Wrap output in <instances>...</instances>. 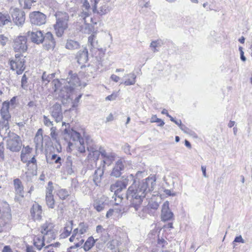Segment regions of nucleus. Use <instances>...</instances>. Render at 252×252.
I'll use <instances>...</instances> for the list:
<instances>
[{
	"mask_svg": "<svg viewBox=\"0 0 252 252\" xmlns=\"http://www.w3.org/2000/svg\"><path fill=\"white\" fill-rule=\"evenodd\" d=\"M131 184L128 188L126 197L129 203V207L134 208L137 211L140 208L144 198L150 197L149 194L154 189L156 185L155 177H148L137 183L136 179L132 174L123 176L111 185L110 189L114 191V194L121 199L123 198L120 192L126 189L127 186Z\"/></svg>",
	"mask_w": 252,
	"mask_h": 252,
	"instance_id": "f257e3e1",
	"label": "nucleus"
},
{
	"mask_svg": "<svg viewBox=\"0 0 252 252\" xmlns=\"http://www.w3.org/2000/svg\"><path fill=\"white\" fill-rule=\"evenodd\" d=\"M56 23L54 25L56 34L58 37H61L64 31L68 28L69 16L65 12H59L56 14Z\"/></svg>",
	"mask_w": 252,
	"mask_h": 252,
	"instance_id": "f03ea898",
	"label": "nucleus"
},
{
	"mask_svg": "<svg viewBox=\"0 0 252 252\" xmlns=\"http://www.w3.org/2000/svg\"><path fill=\"white\" fill-rule=\"evenodd\" d=\"M25 58L23 54L17 53L14 58L9 61L11 69L15 70L18 75L21 74L25 69Z\"/></svg>",
	"mask_w": 252,
	"mask_h": 252,
	"instance_id": "7ed1b4c3",
	"label": "nucleus"
},
{
	"mask_svg": "<svg viewBox=\"0 0 252 252\" xmlns=\"http://www.w3.org/2000/svg\"><path fill=\"white\" fill-rule=\"evenodd\" d=\"M12 47L15 52L23 54L28 49L27 37L19 35L15 37L13 40Z\"/></svg>",
	"mask_w": 252,
	"mask_h": 252,
	"instance_id": "20e7f679",
	"label": "nucleus"
},
{
	"mask_svg": "<svg viewBox=\"0 0 252 252\" xmlns=\"http://www.w3.org/2000/svg\"><path fill=\"white\" fill-rule=\"evenodd\" d=\"M9 138L7 140L6 148L13 152H19L22 145V141L19 135L12 132L9 135Z\"/></svg>",
	"mask_w": 252,
	"mask_h": 252,
	"instance_id": "39448f33",
	"label": "nucleus"
},
{
	"mask_svg": "<svg viewBox=\"0 0 252 252\" xmlns=\"http://www.w3.org/2000/svg\"><path fill=\"white\" fill-rule=\"evenodd\" d=\"M52 83L54 86L53 89L55 92H57L58 90H60L59 96L63 98V103H65L69 102L70 101H72V99L70 97L69 90L66 89V86H64V89L66 90V91L64 92L63 90V88H61V83L58 79L54 80L52 82Z\"/></svg>",
	"mask_w": 252,
	"mask_h": 252,
	"instance_id": "423d86ee",
	"label": "nucleus"
},
{
	"mask_svg": "<svg viewBox=\"0 0 252 252\" xmlns=\"http://www.w3.org/2000/svg\"><path fill=\"white\" fill-rule=\"evenodd\" d=\"M68 76L66 79L67 85H66L67 90L69 92L72 91L75 87L79 86L80 84L79 78L76 73H73L72 70L69 71Z\"/></svg>",
	"mask_w": 252,
	"mask_h": 252,
	"instance_id": "0eeeda50",
	"label": "nucleus"
},
{
	"mask_svg": "<svg viewBox=\"0 0 252 252\" xmlns=\"http://www.w3.org/2000/svg\"><path fill=\"white\" fill-rule=\"evenodd\" d=\"M30 18L32 24L40 26L45 23L46 16L39 11H34L30 14Z\"/></svg>",
	"mask_w": 252,
	"mask_h": 252,
	"instance_id": "6e6552de",
	"label": "nucleus"
},
{
	"mask_svg": "<svg viewBox=\"0 0 252 252\" xmlns=\"http://www.w3.org/2000/svg\"><path fill=\"white\" fill-rule=\"evenodd\" d=\"M13 20L17 26H22L25 21V13L22 10L15 8L11 12Z\"/></svg>",
	"mask_w": 252,
	"mask_h": 252,
	"instance_id": "1a4fd4ad",
	"label": "nucleus"
},
{
	"mask_svg": "<svg viewBox=\"0 0 252 252\" xmlns=\"http://www.w3.org/2000/svg\"><path fill=\"white\" fill-rule=\"evenodd\" d=\"M44 48L46 50L53 49L56 46V41L51 32H47L42 38V43Z\"/></svg>",
	"mask_w": 252,
	"mask_h": 252,
	"instance_id": "9d476101",
	"label": "nucleus"
},
{
	"mask_svg": "<svg viewBox=\"0 0 252 252\" xmlns=\"http://www.w3.org/2000/svg\"><path fill=\"white\" fill-rule=\"evenodd\" d=\"M50 113L57 123L61 122L63 118L62 106L58 103L54 104L51 108Z\"/></svg>",
	"mask_w": 252,
	"mask_h": 252,
	"instance_id": "9b49d317",
	"label": "nucleus"
},
{
	"mask_svg": "<svg viewBox=\"0 0 252 252\" xmlns=\"http://www.w3.org/2000/svg\"><path fill=\"white\" fill-rule=\"evenodd\" d=\"M174 218V214L169 208V202L166 201L162 206L161 212V219L163 221L172 220Z\"/></svg>",
	"mask_w": 252,
	"mask_h": 252,
	"instance_id": "f8f14e48",
	"label": "nucleus"
},
{
	"mask_svg": "<svg viewBox=\"0 0 252 252\" xmlns=\"http://www.w3.org/2000/svg\"><path fill=\"white\" fill-rule=\"evenodd\" d=\"M27 165L29 167L28 170H30V168L32 169V171H30L25 173L27 181H30L31 180V176H33L36 174V159L34 157H33L30 160L28 161Z\"/></svg>",
	"mask_w": 252,
	"mask_h": 252,
	"instance_id": "ddd939ff",
	"label": "nucleus"
},
{
	"mask_svg": "<svg viewBox=\"0 0 252 252\" xmlns=\"http://www.w3.org/2000/svg\"><path fill=\"white\" fill-rule=\"evenodd\" d=\"M30 212L32 218L34 220H40L42 219V207L38 203H35L32 205Z\"/></svg>",
	"mask_w": 252,
	"mask_h": 252,
	"instance_id": "4468645a",
	"label": "nucleus"
},
{
	"mask_svg": "<svg viewBox=\"0 0 252 252\" xmlns=\"http://www.w3.org/2000/svg\"><path fill=\"white\" fill-rule=\"evenodd\" d=\"M125 167V162L119 160L114 166L111 175L116 178L119 177L122 174V172L124 170Z\"/></svg>",
	"mask_w": 252,
	"mask_h": 252,
	"instance_id": "2eb2a0df",
	"label": "nucleus"
},
{
	"mask_svg": "<svg viewBox=\"0 0 252 252\" xmlns=\"http://www.w3.org/2000/svg\"><path fill=\"white\" fill-rule=\"evenodd\" d=\"M27 34L32 42L39 44L42 43L43 33L41 31L28 32Z\"/></svg>",
	"mask_w": 252,
	"mask_h": 252,
	"instance_id": "dca6fc26",
	"label": "nucleus"
},
{
	"mask_svg": "<svg viewBox=\"0 0 252 252\" xmlns=\"http://www.w3.org/2000/svg\"><path fill=\"white\" fill-rule=\"evenodd\" d=\"M108 204V201L107 198L103 196L96 199L94 203L93 206L97 212L102 211Z\"/></svg>",
	"mask_w": 252,
	"mask_h": 252,
	"instance_id": "f3484780",
	"label": "nucleus"
},
{
	"mask_svg": "<svg viewBox=\"0 0 252 252\" xmlns=\"http://www.w3.org/2000/svg\"><path fill=\"white\" fill-rule=\"evenodd\" d=\"M72 162V158L71 156H68L63 167L65 174L72 175L74 173V170L73 167Z\"/></svg>",
	"mask_w": 252,
	"mask_h": 252,
	"instance_id": "a211bd4d",
	"label": "nucleus"
},
{
	"mask_svg": "<svg viewBox=\"0 0 252 252\" xmlns=\"http://www.w3.org/2000/svg\"><path fill=\"white\" fill-rule=\"evenodd\" d=\"M76 58L79 64H83L85 63L88 60L87 49L85 48L83 50H79L77 53Z\"/></svg>",
	"mask_w": 252,
	"mask_h": 252,
	"instance_id": "6ab92c4d",
	"label": "nucleus"
},
{
	"mask_svg": "<svg viewBox=\"0 0 252 252\" xmlns=\"http://www.w3.org/2000/svg\"><path fill=\"white\" fill-rule=\"evenodd\" d=\"M9 102L8 101H4L1 106L0 110V115L1 118L4 119H11V116L9 111Z\"/></svg>",
	"mask_w": 252,
	"mask_h": 252,
	"instance_id": "aec40b11",
	"label": "nucleus"
},
{
	"mask_svg": "<svg viewBox=\"0 0 252 252\" xmlns=\"http://www.w3.org/2000/svg\"><path fill=\"white\" fill-rule=\"evenodd\" d=\"M103 166L102 168L98 167L94 171L93 175V180L96 186H98V184L101 182L103 173H104V169Z\"/></svg>",
	"mask_w": 252,
	"mask_h": 252,
	"instance_id": "412c9836",
	"label": "nucleus"
},
{
	"mask_svg": "<svg viewBox=\"0 0 252 252\" xmlns=\"http://www.w3.org/2000/svg\"><path fill=\"white\" fill-rule=\"evenodd\" d=\"M88 46L90 48V51L93 49H97L98 50H102V48H99L98 45L97 40H96V36L94 34H92L88 37Z\"/></svg>",
	"mask_w": 252,
	"mask_h": 252,
	"instance_id": "4be33fe9",
	"label": "nucleus"
},
{
	"mask_svg": "<svg viewBox=\"0 0 252 252\" xmlns=\"http://www.w3.org/2000/svg\"><path fill=\"white\" fill-rule=\"evenodd\" d=\"M11 218V215L9 212L3 213L2 216L0 217V232L2 231V227L8 223Z\"/></svg>",
	"mask_w": 252,
	"mask_h": 252,
	"instance_id": "5701e85b",
	"label": "nucleus"
},
{
	"mask_svg": "<svg viewBox=\"0 0 252 252\" xmlns=\"http://www.w3.org/2000/svg\"><path fill=\"white\" fill-rule=\"evenodd\" d=\"M73 220L69 221L66 223L63 231L60 235L61 238H65L70 235L73 228Z\"/></svg>",
	"mask_w": 252,
	"mask_h": 252,
	"instance_id": "b1692460",
	"label": "nucleus"
},
{
	"mask_svg": "<svg viewBox=\"0 0 252 252\" xmlns=\"http://www.w3.org/2000/svg\"><path fill=\"white\" fill-rule=\"evenodd\" d=\"M15 191L17 194L21 197L24 196V188L22 182L18 178H16L13 181Z\"/></svg>",
	"mask_w": 252,
	"mask_h": 252,
	"instance_id": "393cba45",
	"label": "nucleus"
},
{
	"mask_svg": "<svg viewBox=\"0 0 252 252\" xmlns=\"http://www.w3.org/2000/svg\"><path fill=\"white\" fill-rule=\"evenodd\" d=\"M100 153L102 157L103 162V167L105 164L109 165L110 164L112 161L113 160V157L110 154H107L104 150L102 148L99 149Z\"/></svg>",
	"mask_w": 252,
	"mask_h": 252,
	"instance_id": "a878e982",
	"label": "nucleus"
},
{
	"mask_svg": "<svg viewBox=\"0 0 252 252\" xmlns=\"http://www.w3.org/2000/svg\"><path fill=\"white\" fill-rule=\"evenodd\" d=\"M138 4L141 8L140 10L141 13L145 14L148 12L146 9H151V5L149 0H138Z\"/></svg>",
	"mask_w": 252,
	"mask_h": 252,
	"instance_id": "bb28decb",
	"label": "nucleus"
},
{
	"mask_svg": "<svg viewBox=\"0 0 252 252\" xmlns=\"http://www.w3.org/2000/svg\"><path fill=\"white\" fill-rule=\"evenodd\" d=\"M54 225L52 223L46 221L41 226V232L43 235L46 234H50L52 231L54 230Z\"/></svg>",
	"mask_w": 252,
	"mask_h": 252,
	"instance_id": "cd10ccee",
	"label": "nucleus"
},
{
	"mask_svg": "<svg viewBox=\"0 0 252 252\" xmlns=\"http://www.w3.org/2000/svg\"><path fill=\"white\" fill-rule=\"evenodd\" d=\"M159 207L158 203L156 201H153L152 200L149 201L147 206L145 207L144 210L145 212L151 214L152 213V210L156 211Z\"/></svg>",
	"mask_w": 252,
	"mask_h": 252,
	"instance_id": "c85d7f7f",
	"label": "nucleus"
},
{
	"mask_svg": "<svg viewBox=\"0 0 252 252\" xmlns=\"http://www.w3.org/2000/svg\"><path fill=\"white\" fill-rule=\"evenodd\" d=\"M96 231L98 233L101 234L100 239L104 243H105L108 239L109 235L107 231L104 229L101 225H98L96 227Z\"/></svg>",
	"mask_w": 252,
	"mask_h": 252,
	"instance_id": "c756f323",
	"label": "nucleus"
},
{
	"mask_svg": "<svg viewBox=\"0 0 252 252\" xmlns=\"http://www.w3.org/2000/svg\"><path fill=\"white\" fill-rule=\"evenodd\" d=\"M10 119H4L1 118L0 120V134L1 132L6 133L9 130V122Z\"/></svg>",
	"mask_w": 252,
	"mask_h": 252,
	"instance_id": "7c9ffc66",
	"label": "nucleus"
},
{
	"mask_svg": "<svg viewBox=\"0 0 252 252\" xmlns=\"http://www.w3.org/2000/svg\"><path fill=\"white\" fill-rule=\"evenodd\" d=\"M34 142L36 145V147H39L40 145H42L43 144V135H42V129L39 128L34 138Z\"/></svg>",
	"mask_w": 252,
	"mask_h": 252,
	"instance_id": "2f4dec72",
	"label": "nucleus"
},
{
	"mask_svg": "<svg viewBox=\"0 0 252 252\" xmlns=\"http://www.w3.org/2000/svg\"><path fill=\"white\" fill-rule=\"evenodd\" d=\"M46 241L44 238V236L41 237H36L33 240V244L36 248L40 250L45 245L44 241Z\"/></svg>",
	"mask_w": 252,
	"mask_h": 252,
	"instance_id": "473e14b6",
	"label": "nucleus"
},
{
	"mask_svg": "<svg viewBox=\"0 0 252 252\" xmlns=\"http://www.w3.org/2000/svg\"><path fill=\"white\" fill-rule=\"evenodd\" d=\"M80 47V44L78 42L69 39L67 40L65 44V48L69 50H75Z\"/></svg>",
	"mask_w": 252,
	"mask_h": 252,
	"instance_id": "72a5a7b5",
	"label": "nucleus"
},
{
	"mask_svg": "<svg viewBox=\"0 0 252 252\" xmlns=\"http://www.w3.org/2000/svg\"><path fill=\"white\" fill-rule=\"evenodd\" d=\"M95 241L92 236L89 237L83 246L85 251H89L94 245Z\"/></svg>",
	"mask_w": 252,
	"mask_h": 252,
	"instance_id": "f704fd0d",
	"label": "nucleus"
},
{
	"mask_svg": "<svg viewBox=\"0 0 252 252\" xmlns=\"http://www.w3.org/2000/svg\"><path fill=\"white\" fill-rule=\"evenodd\" d=\"M125 76H127L129 77V78L126 79L124 83L126 86L132 85L135 83L136 76L134 73H131L126 75Z\"/></svg>",
	"mask_w": 252,
	"mask_h": 252,
	"instance_id": "c9c22d12",
	"label": "nucleus"
},
{
	"mask_svg": "<svg viewBox=\"0 0 252 252\" xmlns=\"http://www.w3.org/2000/svg\"><path fill=\"white\" fill-rule=\"evenodd\" d=\"M87 149L90 153H92V157L94 160H98L100 154V150L98 151L96 148H94L91 146L87 147Z\"/></svg>",
	"mask_w": 252,
	"mask_h": 252,
	"instance_id": "e433bc0d",
	"label": "nucleus"
},
{
	"mask_svg": "<svg viewBox=\"0 0 252 252\" xmlns=\"http://www.w3.org/2000/svg\"><path fill=\"white\" fill-rule=\"evenodd\" d=\"M163 44V42L161 39L152 41L150 44V47L153 48V51L156 52L158 51L157 47H161Z\"/></svg>",
	"mask_w": 252,
	"mask_h": 252,
	"instance_id": "4c0bfd02",
	"label": "nucleus"
},
{
	"mask_svg": "<svg viewBox=\"0 0 252 252\" xmlns=\"http://www.w3.org/2000/svg\"><path fill=\"white\" fill-rule=\"evenodd\" d=\"M71 137L73 140L78 141L79 143H83V139L81 138L80 134L76 131L72 130L71 133Z\"/></svg>",
	"mask_w": 252,
	"mask_h": 252,
	"instance_id": "58836bf2",
	"label": "nucleus"
},
{
	"mask_svg": "<svg viewBox=\"0 0 252 252\" xmlns=\"http://www.w3.org/2000/svg\"><path fill=\"white\" fill-rule=\"evenodd\" d=\"M69 195L70 193L66 189H61L58 192V195L62 200L65 199Z\"/></svg>",
	"mask_w": 252,
	"mask_h": 252,
	"instance_id": "ea45409f",
	"label": "nucleus"
},
{
	"mask_svg": "<svg viewBox=\"0 0 252 252\" xmlns=\"http://www.w3.org/2000/svg\"><path fill=\"white\" fill-rule=\"evenodd\" d=\"M19 1L24 9L31 8L32 3L34 2L33 0H19Z\"/></svg>",
	"mask_w": 252,
	"mask_h": 252,
	"instance_id": "a19ab883",
	"label": "nucleus"
},
{
	"mask_svg": "<svg viewBox=\"0 0 252 252\" xmlns=\"http://www.w3.org/2000/svg\"><path fill=\"white\" fill-rule=\"evenodd\" d=\"M88 224L86 223H85L84 222H80L79 224L78 228L79 229V233L81 234H83L85 233H86L88 230Z\"/></svg>",
	"mask_w": 252,
	"mask_h": 252,
	"instance_id": "79ce46f5",
	"label": "nucleus"
},
{
	"mask_svg": "<svg viewBox=\"0 0 252 252\" xmlns=\"http://www.w3.org/2000/svg\"><path fill=\"white\" fill-rule=\"evenodd\" d=\"M46 201L47 206L50 208H54L55 201L53 195H46Z\"/></svg>",
	"mask_w": 252,
	"mask_h": 252,
	"instance_id": "37998d69",
	"label": "nucleus"
},
{
	"mask_svg": "<svg viewBox=\"0 0 252 252\" xmlns=\"http://www.w3.org/2000/svg\"><path fill=\"white\" fill-rule=\"evenodd\" d=\"M54 76L53 74H47L45 72H43L42 75V80L45 84H47Z\"/></svg>",
	"mask_w": 252,
	"mask_h": 252,
	"instance_id": "c03bdc74",
	"label": "nucleus"
},
{
	"mask_svg": "<svg viewBox=\"0 0 252 252\" xmlns=\"http://www.w3.org/2000/svg\"><path fill=\"white\" fill-rule=\"evenodd\" d=\"M44 236V238L46 241L47 243H50L53 240H54L56 237V234L54 230L51 232V234H46Z\"/></svg>",
	"mask_w": 252,
	"mask_h": 252,
	"instance_id": "a18cd8bd",
	"label": "nucleus"
},
{
	"mask_svg": "<svg viewBox=\"0 0 252 252\" xmlns=\"http://www.w3.org/2000/svg\"><path fill=\"white\" fill-rule=\"evenodd\" d=\"M109 11L108 6L107 5H104L99 8L97 11V13L101 16L107 14Z\"/></svg>",
	"mask_w": 252,
	"mask_h": 252,
	"instance_id": "49530a36",
	"label": "nucleus"
},
{
	"mask_svg": "<svg viewBox=\"0 0 252 252\" xmlns=\"http://www.w3.org/2000/svg\"><path fill=\"white\" fill-rule=\"evenodd\" d=\"M151 122L157 123H158V126H162L165 124L163 120L157 118L156 115H154L152 117L151 119Z\"/></svg>",
	"mask_w": 252,
	"mask_h": 252,
	"instance_id": "de8ad7c7",
	"label": "nucleus"
},
{
	"mask_svg": "<svg viewBox=\"0 0 252 252\" xmlns=\"http://www.w3.org/2000/svg\"><path fill=\"white\" fill-rule=\"evenodd\" d=\"M10 17L8 15H4L0 13V21L4 25L9 22Z\"/></svg>",
	"mask_w": 252,
	"mask_h": 252,
	"instance_id": "09e8293b",
	"label": "nucleus"
},
{
	"mask_svg": "<svg viewBox=\"0 0 252 252\" xmlns=\"http://www.w3.org/2000/svg\"><path fill=\"white\" fill-rule=\"evenodd\" d=\"M118 245V241L116 240H113L109 242L107 244V248L110 250H115Z\"/></svg>",
	"mask_w": 252,
	"mask_h": 252,
	"instance_id": "8fccbe9b",
	"label": "nucleus"
},
{
	"mask_svg": "<svg viewBox=\"0 0 252 252\" xmlns=\"http://www.w3.org/2000/svg\"><path fill=\"white\" fill-rule=\"evenodd\" d=\"M180 128L185 133L189 134L191 135L195 134V133L187 127L185 125H182Z\"/></svg>",
	"mask_w": 252,
	"mask_h": 252,
	"instance_id": "3c124183",
	"label": "nucleus"
},
{
	"mask_svg": "<svg viewBox=\"0 0 252 252\" xmlns=\"http://www.w3.org/2000/svg\"><path fill=\"white\" fill-rule=\"evenodd\" d=\"M28 78L27 77V76L26 75V74H24L22 77V79H21V87L25 89L28 85H27V83H28Z\"/></svg>",
	"mask_w": 252,
	"mask_h": 252,
	"instance_id": "603ef678",
	"label": "nucleus"
},
{
	"mask_svg": "<svg viewBox=\"0 0 252 252\" xmlns=\"http://www.w3.org/2000/svg\"><path fill=\"white\" fill-rule=\"evenodd\" d=\"M56 130H57L56 127H54V126H52L50 129V131H51L50 135H51L52 138L53 140H55L56 141H57V135H58V134L56 132Z\"/></svg>",
	"mask_w": 252,
	"mask_h": 252,
	"instance_id": "864d4df0",
	"label": "nucleus"
},
{
	"mask_svg": "<svg viewBox=\"0 0 252 252\" xmlns=\"http://www.w3.org/2000/svg\"><path fill=\"white\" fill-rule=\"evenodd\" d=\"M43 118L44 124L46 126H50L53 125V122L51 121L47 116L44 115Z\"/></svg>",
	"mask_w": 252,
	"mask_h": 252,
	"instance_id": "5fc2aeb1",
	"label": "nucleus"
},
{
	"mask_svg": "<svg viewBox=\"0 0 252 252\" xmlns=\"http://www.w3.org/2000/svg\"><path fill=\"white\" fill-rule=\"evenodd\" d=\"M8 40V37H6L3 34L0 35V44L2 46H4L6 45V43L7 42Z\"/></svg>",
	"mask_w": 252,
	"mask_h": 252,
	"instance_id": "6e6d98bb",
	"label": "nucleus"
},
{
	"mask_svg": "<svg viewBox=\"0 0 252 252\" xmlns=\"http://www.w3.org/2000/svg\"><path fill=\"white\" fill-rule=\"evenodd\" d=\"M4 144L3 142L0 143V159H4Z\"/></svg>",
	"mask_w": 252,
	"mask_h": 252,
	"instance_id": "4d7b16f0",
	"label": "nucleus"
},
{
	"mask_svg": "<svg viewBox=\"0 0 252 252\" xmlns=\"http://www.w3.org/2000/svg\"><path fill=\"white\" fill-rule=\"evenodd\" d=\"M51 159L52 160H55V162L56 163H60L61 162V160H62L61 158L60 157L58 156L56 154H53L52 156Z\"/></svg>",
	"mask_w": 252,
	"mask_h": 252,
	"instance_id": "13d9d810",
	"label": "nucleus"
},
{
	"mask_svg": "<svg viewBox=\"0 0 252 252\" xmlns=\"http://www.w3.org/2000/svg\"><path fill=\"white\" fill-rule=\"evenodd\" d=\"M21 161L24 163H28V158L26 156V153H24V151L22 150L21 154Z\"/></svg>",
	"mask_w": 252,
	"mask_h": 252,
	"instance_id": "bf43d9fd",
	"label": "nucleus"
},
{
	"mask_svg": "<svg viewBox=\"0 0 252 252\" xmlns=\"http://www.w3.org/2000/svg\"><path fill=\"white\" fill-rule=\"evenodd\" d=\"M78 187V182L76 179H72L71 180V188L76 189Z\"/></svg>",
	"mask_w": 252,
	"mask_h": 252,
	"instance_id": "052dcab7",
	"label": "nucleus"
},
{
	"mask_svg": "<svg viewBox=\"0 0 252 252\" xmlns=\"http://www.w3.org/2000/svg\"><path fill=\"white\" fill-rule=\"evenodd\" d=\"M158 245H161L162 248H164V246L167 244V242L164 239H160L158 238Z\"/></svg>",
	"mask_w": 252,
	"mask_h": 252,
	"instance_id": "680f3d73",
	"label": "nucleus"
},
{
	"mask_svg": "<svg viewBox=\"0 0 252 252\" xmlns=\"http://www.w3.org/2000/svg\"><path fill=\"white\" fill-rule=\"evenodd\" d=\"M233 242L245 243V240L243 239L241 235H239L235 238Z\"/></svg>",
	"mask_w": 252,
	"mask_h": 252,
	"instance_id": "e2e57ef3",
	"label": "nucleus"
},
{
	"mask_svg": "<svg viewBox=\"0 0 252 252\" xmlns=\"http://www.w3.org/2000/svg\"><path fill=\"white\" fill-rule=\"evenodd\" d=\"M53 190V187H47L46 188V195H53L52 192Z\"/></svg>",
	"mask_w": 252,
	"mask_h": 252,
	"instance_id": "0e129e2a",
	"label": "nucleus"
},
{
	"mask_svg": "<svg viewBox=\"0 0 252 252\" xmlns=\"http://www.w3.org/2000/svg\"><path fill=\"white\" fill-rule=\"evenodd\" d=\"M79 144H80V146L78 147V151L81 153H83L85 152V148L84 145V143L83 142V143H79Z\"/></svg>",
	"mask_w": 252,
	"mask_h": 252,
	"instance_id": "69168bd1",
	"label": "nucleus"
},
{
	"mask_svg": "<svg viewBox=\"0 0 252 252\" xmlns=\"http://www.w3.org/2000/svg\"><path fill=\"white\" fill-rule=\"evenodd\" d=\"M83 6L85 10H88L90 8V4L87 0H83Z\"/></svg>",
	"mask_w": 252,
	"mask_h": 252,
	"instance_id": "338daca9",
	"label": "nucleus"
},
{
	"mask_svg": "<svg viewBox=\"0 0 252 252\" xmlns=\"http://www.w3.org/2000/svg\"><path fill=\"white\" fill-rule=\"evenodd\" d=\"M2 252H13L9 246H5L3 248Z\"/></svg>",
	"mask_w": 252,
	"mask_h": 252,
	"instance_id": "774afa93",
	"label": "nucleus"
}]
</instances>
